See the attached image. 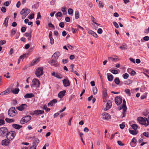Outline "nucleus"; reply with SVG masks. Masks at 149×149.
Here are the masks:
<instances>
[{"instance_id": "obj_55", "label": "nucleus", "mask_w": 149, "mask_h": 149, "mask_svg": "<svg viewBox=\"0 0 149 149\" xmlns=\"http://www.w3.org/2000/svg\"><path fill=\"white\" fill-rule=\"evenodd\" d=\"M143 40L146 41H147L149 40V37L148 36H146L143 38Z\"/></svg>"}, {"instance_id": "obj_51", "label": "nucleus", "mask_w": 149, "mask_h": 149, "mask_svg": "<svg viewBox=\"0 0 149 149\" xmlns=\"http://www.w3.org/2000/svg\"><path fill=\"white\" fill-rule=\"evenodd\" d=\"M91 19L92 21L94 23L96 22V19L92 15L91 16Z\"/></svg>"}, {"instance_id": "obj_19", "label": "nucleus", "mask_w": 149, "mask_h": 149, "mask_svg": "<svg viewBox=\"0 0 149 149\" xmlns=\"http://www.w3.org/2000/svg\"><path fill=\"white\" fill-rule=\"evenodd\" d=\"M34 96V95L32 93H27L24 96L25 98H31Z\"/></svg>"}, {"instance_id": "obj_39", "label": "nucleus", "mask_w": 149, "mask_h": 149, "mask_svg": "<svg viewBox=\"0 0 149 149\" xmlns=\"http://www.w3.org/2000/svg\"><path fill=\"white\" fill-rule=\"evenodd\" d=\"M43 109L44 110H45L46 111H49L50 110L49 108L47 107V106L46 104L44 105Z\"/></svg>"}, {"instance_id": "obj_18", "label": "nucleus", "mask_w": 149, "mask_h": 149, "mask_svg": "<svg viewBox=\"0 0 149 149\" xmlns=\"http://www.w3.org/2000/svg\"><path fill=\"white\" fill-rule=\"evenodd\" d=\"M57 102V100L56 99H54L51 101L48 104V106H52L54 105Z\"/></svg>"}, {"instance_id": "obj_10", "label": "nucleus", "mask_w": 149, "mask_h": 149, "mask_svg": "<svg viewBox=\"0 0 149 149\" xmlns=\"http://www.w3.org/2000/svg\"><path fill=\"white\" fill-rule=\"evenodd\" d=\"M115 101L116 103L118 105L122 102V99L121 97L117 96L115 98Z\"/></svg>"}, {"instance_id": "obj_28", "label": "nucleus", "mask_w": 149, "mask_h": 149, "mask_svg": "<svg viewBox=\"0 0 149 149\" xmlns=\"http://www.w3.org/2000/svg\"><path fill=\"white\" fill-rule=\"evenodd\" d=\"M9 18V17H7L4 20L3 24L6 27L8 26V23Z\"/></svg>"}, {"instance_id": "obj_37", "label": "nucleus", "mask_w": 149, "mask_h": 149, "mask_svg": "<svg viewBox=\"0 0 149 149\" xmlns=\"http://www.w3.org/2000/svg\"><path fill=\"white\" fill-rule=\"evenodd\" d=\"M55 77L59 79H61L62 78V75L61 74L58 73H56Z\"/></svg>"}, {"instance_id": "obj_31", "label": "nucleus", "mask_w": 149, "mask_h": 149, "mask_svg": "<svg viewBox=\"0 0 149 149\" xmlns=\"http://www.w3.org/2000/svg\"><path fill=\"white\" fill-rule=\"evenodd\" d=\"M61 10L63 12L64 15H66L67 14V12L66 11V8L65 7H63L61 8Z\"/></svg>"}, {"instance_id": "obj_4", "label": "nucleus", "mask_w": 149, "mask_h": 149, "mask_svg": "<svg viewBox=\"0 0 149 149\" xmlns=\"http://www.w3.org/2000/svg\"><path fill=\"white\" fill-rule=\"evenodd\" d=\"M8 132L7 128L5 127H1L0 128V136H4L6 135Z\"/></svg>"}, {"instance_id": "obj_11", "label": "nucleus", "mask_w": 149, "mask_h": 149, "mask_svg": "<svg viewBox=\"0 0 149 149\" xmlns=\"http://www.w3.org/2000/svg\"><path fill=\"white\" fill-rule=\"evenodd\" d=\"M112 106V103L111 100H108L107 101V104L106 106V108L104 109V111L108 110Z\"/></svg>"}, {"instance_id": "obj_24", "label": "nucleus", "mask_w": 149, "mask_h": 149, "mask_svg": "<svg viewBox=\"0 0 149 149\" xmlns=\"http://www.w3.org/2000/svg\"><path fill=\"white\" fill-rule=\"evenodd\" d=\"M34 112L35 114L38 115L42 113H44V111L37 110L35 111Z\"/></svg>"}, {"instance_id": "obj_58", "label": "nucleus", "mask_w": 149, "mask_h": 149, "mask_svg": "<svg viewBox=\"0 0 149 149\" xmlns=\"http://www.w3.org/2000/svg\"><path fill=\"white\" fill-rule=\"evenodd\" d=\"M31 32L30 33L26 32L25 34V36L27 37H29L31 35Z\"/></svg>"}, {"instance_id": "obj_54", "label": "nucleus", "mask_w": 149, "mask_h": 149, "mask_svg": "<svg viewBox=\"0 0 149 149\" xmlns=\"http://www.w3.org/2000/svg\"><path fill=\"white\" fill-rule=\"evenodd\" d=\"M1 10L2 12L4 13L6 12V9L5 7H3L1 8Z\"/></svg>"}, {"instance_id": "obj_59", "label": "nucleus", "mask_w": 149, "mask_h": 149, "mask_svg": "<svg viewBox=\"0 0 149 149\" xmlns=\"http://www.w3.org/2000/svg\"><path fill=\"white\" fill-rule=\"evenodd\" d=\"M118 144L120 146H124V144H123L122 142L120 141H117Z\"/></svg>"}, {"instance_id": "obj_42", "label": "nucleus", "mask_w": 149, "mask_h": 149, "mask_svg": "<svg viewBox=\"0 0 149 149\" xmlns=\"http://www.w3.org/2000/svg\"><path fill=\"white\" fill-rule=\"evenodd\" d=\"M147 93H144L143 95H141V100L144 99L147 97Z\"/></svg>"}, {"instance_id": "obj_45", "label": "nucleus", "mask_w": 149, "mask_h": 149, "mask_svg": "<svg viewBox=\"0 0 149 149\" xmlns=\"http://www.w3.org/2000/svg\"><path fill=\"white\" fill-rule=\"evenodd\" d=\"M98 6L99 8H103L104 7V5L103 4H102V2L101 1H99V5Z\"/></svg>"}, {"instance_id": "obj_3", "label": "nucleus", "mask_w": 149, "mask_h": 149, "mask_svg": "<svg viewBox=\"0 0 149 149\" xmlns=\"http://www.w3.org/2000/svg\"><path fill=\"white\" fill-rule=\"evenodd\" d=\"M17 113V111L16 110L14 107H11L8 111V115L11 117H13L16 115Z\"/></svg>"}, {"instance_id": "obj_21", "label": "nucleus", "mask_w": 149, "mask_h": 149, "mask_svg": "<svg viewBox=\"0 0 149 149\" xmlns=\"http://www.w3.org/2000/svg\"><path fill=\"white\" fill-rule=\"evenodd\" d=\"M65 92L66 91L65 90H63L61 91L58 94V97L61 98L63 97L64 96Z\"/></svg>"}, {"instance_id": "obj_53", "label": "nucleus", "mask_w": 149, "mask_h": 149, "mask_svg": "<svg viewBox=\"0 0 149 149\" xmlns=\"http://www.w3.org/2000/svg\"><path fill=\"white\" fill-rule=\"evenodd\" d=\"M34 14H31L29 15L28 17V18L29 19H32L34 18Z\"/></svg>"}, {"instance_id": "obj_50", "label": "nucleus", "mask_w": 149, "mask_h": 149, "mask_svg": "<svg viewBox=\"0 0 149 149\" xmlns=\"http://www.w3.org/2000/svg\"><path fill=\"white\" fill-rule=\"evenodd\" d=\"M62 63L63 64H65L67 63L68 61V59H63L62 60Z\"/></svg>"}, {"instance_id": "obj_43", "label": "nucleus", "mask_w": 149, "mask_h": 149, "mask_svg": "<svg viewBox=\"0 0 149 149\" xmlns=\"http://www.w3.org/2000/svg\"><path fill=\"white\" fill-rule=\"evenodd\" d=\"M73 10L71 8H69L68 10V13L69 15H72L73 13Z\"/></svg>"}, {"instance_id": "obj_26", "label": "nucleus", "mask_w": 149, "mask_h": 149, "mask_svg": "<svg viewBox=\"0 0 149 149\" xmlns=\"http://www.w3.org/2000/svg\"><path fill=\"white\" fill-rule=\"evenodd\" d=\"M107 90L106 88H104L103 91V97L107 98L108 95L107 92Z\"/></svg>"}, {"instance_id": "obj_40", "label": "nucleus", "mask_w": 149, "mask_h": 149, "mask_svg": "<svg viewBox=\"0 0 149 149\" xmlns=\"http://www.w3.org/2000/svg\"><path fill=\"white\" fill-rule=\"evenodd\" d=\"M131 127L134 130H136L138 128V125L136 124H134L131 125Z\"/></svg>"}, {"instance_id": "obj_9", "label": "nucleus", "mask_w": 149, "mask_h": 149, "mask_svg": "<svg viewBox=\"0 0 149 149\" xmlns=\"http://www.w3.org/2000/svg\"><path fill=\"white\" fill-rule=\"evenodd\" d=\"M39 143V140L37 138H35L34 140L33 141V146L30 148V149H31L33 147L34 148V149H36V146L38 145Z\"/></svg>"}, {"instance_id": "obj_13", "label": "nucleus", "mask_w": 149, "mask_h": 149, "mask_svg": "<svg viewBox=\"0 0 149 149\" xmlns=\"http://www.w3.org/2000/svg\"><path fill=\"white\" fill-rule=\"evenodd\" d=\"M27 107V105L26 104H22L19 106L17 107L16 108L19 111H22Z\"/></svg>"}, {"instance_id": "obj_27", "label": "nucleus", "mask_w": 149, "mask_h": 149, "mask_svg": "<svg viewBox=\"0 0 149 149\" xmlns=\"http://www.w3.org/2000/svg\"><path fill=\"white\" fill-rule=\"evenodd\" d=\"M19 91V90L18 88H16L15 89H12L11 90V92L14 94H17Z\"/></svg>"}, {"instance_id": "obj_22", "label": "nucleus", "mask_w": 149, "mask_h": 149, "mask_svg": "<svg viewBox=\"0 0 149 149\" xmlns=\"http://www.w3.org/2000/svg\"><path fill=\"white\" fill-rule=\"evenodd\" d=\"M88 33L89 34L93 36L95 38H97V35L96 33L91 30H89L88 31Z\"/></svg>"}, {"instance_id": "obj_56", "label": "nucleus", "mask_w": 149, "mask_h": 149, "mask_svg": "<svg viewBox=\"0 0 149 149\" xmlns=\"http://www.w3.org/2000/svg\"><path fill=\"white\" fill-rule=\"evenodd\" d=\"M57 17H61L62 16V13L60 12H58L56 15Z\"/></svg>"}, {"instance_id": "obj_32", "label": "nucleus", "mask_w": 149, "mask_h": 149, "mask_svg": "<svg viewBox=\"0 0 149 149\" xmlns=\"http://www.w3.org/2000/svg\"><path fill=\"white\" fill-rule=\"evenodd\" d=\"M129 132L130 133L133 135H136L137 133V131L136 130H129Z\"/></svg>"}, {"instance_id": "obj_33", "label": "nucleus", "mask_w": 149, "mask_h": 149, "mask_svg": "<svg viewBox=\"0 0 149 149\" xmlns=\"http://www.w3.org/2000/svg\"><path fill=\"white\" fill-rule=\"evenodd\" d=\"M7 123H12L14 121L13 119H9L7 118H6L5 119Z\"/></svg>"}, {"instance_id": "obj_29", "label": "nucleus", "mask_w": 149, "mask_h": 149, "mask_svg": "<svg viewBox=\"0 0 149 149\" xmlns=\"http://www.w3.org/2000/svg\"><path fill=\"white\" fill-rule=\"evenodd\" d=\"M39 58L35 59L32 61L31 63V65H34L35 64H37L39 62Z\"/></svg>"}, {"instance_id": "obj_61", "label": "nucleus", "mask_w": 149, "mask_h": 149, "mask_svg": "<svg viewBox=\"0 0 149 149\" xmlns=\"http://www.w3.org/2000/svg\"><path fill=\"white\" fill-rule=\"evenodd\" d=\"M5 124V121L3 120H0V126H1Z\"/></svg>"}, {"instance_id": "obj_48", "label": "nucleus", "mask_w": 149, "mask_h": 149, "mask_svg": "<svg viewBox=\"0 0 149 149\" xmlns=\"http://www.w3.org/2000/svg\"><path fill=\"white\" fill-rule=\"evenodd\" d=\"M59 26L61 28H63L65 26L64 23L63 22H60L59 24Z\"/></svg>"}, {"instance_id": "obj_2", "label": "nucleus", "mask_w": 149, "mask_h": 149, "mask_svg": "<svg viewBox=\"0 0 149 149\" xmlns=\"http://www.w3.org/2000/svg\"><path fill=\"white\" fill-rule=\"evenodd\" d=\"M122 109H123V111L122 113L123 115L122 118L125 117L126 115V112L127 110V107L126 106V101L125 100H124L123 101V103L122 104L120 107V108L119 110H120Z\"/></svg>"}, {"instance_id": "obj_47", "label": "nucleus", "mask_w": 149, "mask_h": 149, "mask_svg": "<svg viewBox=\"0 0 149 149\" xmlns=\"http://www.w3.org/2000/svg\"><path fill=\"white\" fill-rule=\"evenodd\" d=\"M6 41L5 40H1L0 41V46L3 45L6 43Z\"/></svg>"}, {"instance_id": "obj_63", "label": "nucleus", "mask_w": 149, "mask_h": 149, "mask_svg": "<svg viewBox=\"0 0 149 149\" xmlns=\"http://www.w3.org/2000/svg\"><path fill=\"white\" fill-rule=\"evenodd\" d=\"M3 4L4 5L6 6H9L10 3L9 1H6Z\"/></svg>"}, {"instance_id": "obj_25", "label": "nucleus", "mask_w": 149, "mask_h": 149, "mask_svg": "<svg viewBox=\"0 0 149 149\" xmlns=\"http://www.w3.org/2000/svg\"><path fill=\"white\" fill-rule=\"evenodd\" d=\"M13 127L15 129L19 130L22 127V126L15 124H13L12 125Z\"/></svg>"}, {"instance_id": "obj_20", "label": "nucleus", "mask_w": 149, "mask_h": 149, "mask_svg": "<svg viewBox=\"0 0 149 149\" xmlns=\"http://www.w3.org/2000/svg\"><path fill=\"white\" fill-rule=\"evenodd\" d=\"M60 56V52H56L54 53L52 55V57H54L55 59H57Z\"/></svg>"}, {"instance_id": "obj_1", "label": "nucleus", "mask_w": 149, "mask_h": 149, "mask_svg": "<svg viewBox=\"0 0 149 149\" xmlns=\"http://www.w3.org/2000/svg\"><path fill=\"white\" fill-rule=\"evenodd\" d=\"M137 120L140 124L144 125L146 127L149 125V123L147 121V118L140 117L138 118Z\"/></svg>"}, {"instance_id": "obj_15", "label": "nucleus", "mask_w": 149, "mask_h": 149, "mask_svg": "<svg viewBox=\"0 0 149 149\" xmlns=\"http://www.w3.org/2000/svg\"><path fill=\"white\" fill-rule=\"evenodd\" d=\"M63 83L65 87L69 86L70 85L69 80L68 79H65L63 80Z\"/></svg>"}, {"instance_id": "obj_6", "label": "nucleus", "mask_w": 149, "mask_h": 149, "mask_svg": "<svg viewBox=\"0 0 149 149\" xmlns=\"http://www.w3.org/2000/svg\"><path fill=\"white\" fill-rule=\"evenodd\" d=\"M43 68L39 67L36 70L35 74L37 77H40L43 74Z\"/></svg>"}, {"instance_id": "obj_62", "label": "nucleus", "mask_w": 149, "mask_h": 149, "mask_svg": "<svg viewBox=\"0 0 149 149\" xmlns=\"http://www.w3.org/2000/svg\"><path fill=\"white\" fill-rule=\"evenodd\" d=\"M125 127V125L124 124H121L120 125V128L121 129H123Z\"/></svg>"}, {"instance_id": "obj_23", "label": "nucleus", "mask_w": 149, "mask_h": 149, "mask_svg": "<svg viewBox=\"0 0 149 149\" xmlns=\"http://www.w3.org/2000/svg\"><path fill=\"white\" fill-rule=\"evenodd\" d=\"M117 56H114L111 57H108V59L109 61H114L117 60Z\"/></svg>"}, {"instance_id": "obj_64", "label": "nucleus", "mask_w": 149, "mask_h": 149, "mask_svg": "<svg viewBox=\"0 0 149 149\" xmlns=\"http://www.w3.org/2000/svg\"><path fill=\"white\" fill-rule=\"evenodd\" d=\"M144 33H146L148 34L149 33V26L148 28L146 29L144 31Z\"/></svg>"}, {"instance_id": "obj_17", "label": "nucleus", "mask_w": 149, "mask_h": 149, "mask_svg": "<svg viewBox=\"0 0 149 149\" xmlns=\"http://www.w3.org/2000/svg\"><path fill=\"white\" fill-rule=\"evenodd\" d=\"M9 141L5 139L2 141V145L3 146H7L9 144Z\"/></svg>"}, {"instance_id": "obj_12", "label": "nucleus", "mask_w": 149, "mask_h": 149, "mask_svg": "<svg viewBox=\"0 0 149 149\" xmlns=\"http://www.w3.org/2000/svg\"><path fill=\"white\" fill-rule=\"evenodd\" d=\"M102 118L104 120H109L111 118L110 115L108 113L104 112L102 114Z\"/></svg>"}, {"instance_id": "obj_41", "label": "nucleus", "mask_w": 149, "mask_h": 149, "mask_svg": "<svg viewBox=\"0 0 149 149\" xmlns=\"http://www.w3.org/2000/svg\"><path fill=\"white\" fill-rule=\"evenodd\" d=\"M129 74L127 73H125L123 75V77L125 79H127L129 77Z\"/></svg>"}, {"instance_id": "obj_16", "label": "nucleus", "mask_w": 149, "mask_h": 149, "mask_svg": "<svg viewBox=\"0 0 149 149\" xmlns=\"http://www.w3.org/2000/svg\"><path fill=\"white\" fill-rule=\"evenodd\" d=\"M32 83L36 87H38L40 84V81L38 79H34L33 80Z\"/></svg>"}, {"instance_id": "obj_46", "label": "nucleus", "mask_w": 149, "mask_h": 149, "mask_svg": "<svg viewBox=\"0 0 149 149\" xmlns=\"http://www.w3.org/2000/svg\"><path fill=\"white\" fill-rule=\"evenodd\" d=\"M50 39V43L51 45H52L54 43V40L53 39L52 37H49Z\"/></svg>"}, {"instance_id": "obj_8", "label": "nucleus", "mask_w": 149, "mask_h": 149, "mask_svg": "<svg viewBox=\"0 0 149 149\" xmlns=\"http://www.w3.org/2000/svg\"><path fill=\"white\" fill-rule=\"evenodd\" d=\"M31 10L30 9H28L26 8L23 9L20 11L21 15H27L30 12Z\"/></svg>"}, {"instance_id": "obj_35", "label": "nucleus", "mask_w": 149, "mask_h": 149, "mask_svg": "<svg viewBox=\"0 0 149 149\" xmlns=\"http://www.w3.org/2000/svg\"><path fill=\"white\" fill-rule=\"evenodd\" d=\"M114 82L116 84H119L120 83V81L119 78L118 77L114 79Z\"/></svg>"}, {"instance_id": "obj_52", "label": "nucleus", "mask_w": 149, "mask_h": 149, "mask_svg": "<svg viewBox=\"0 0 149 149\" xmlns=\"http://www.w3.org/2000/svg\"><path fill=\"white\" fill-rule=\"evenodd\" d=\"M111 72L114 74H117L118 73V71L116 70H113L111 71Z\"/></svg>"}, {"instance_id": "obj_38", "label": "nucleus", "mask_w": 149, "mask_h": 149, "mask_svg": "<svg viewBox=\"0 0 149 149\" xmlns=\"http://www.w3.org/2000/svg\"><path fill=\"white\" fill-rule=\"evenodd\" d=\"M79 13L78 11H76L75 12V18L76 19H77L79 17Z\"/></svg>"}, {"instance_id": "obj_7", "label": "nucleus", "mask_w": 149, "mask_h": 149, "mask_svg": "<svg viewBox=\"0 0 149 149\" xmlns=\"http://www.w3.org/2000/svg\"><path fill=\"white\" fill-rule=\"evenodd\" d=\"M31 119V116H26L22 118L20 120V122L21 124H23L27 123Z\"/></svg>"}, {"instance_id": "obj_60", "label": "nucleus", "mask_w": 149, "mask_h": 149, "mask_svg": "<svg viewBox=\"0 0 149 149\" xmlns=\"http://www.w3.org/2000/svg\"><path fill=\"white\" fill-rule=\"evenodd\" d=\"M113 24L115 27L117 28H118L119 27V26L118 24L116 22H113Z\"/></svg>"}, {"instance_id": "obj_14", "label": "nucleus", "mask_w": 149, "mask_h": 149, "mask_svg": "<svg viewBox=\"0 0 149 149\" xmlns=\"http://www.w3.org/2000/svg\"><path fill=\"white\" fill-rule=\"evenodd\" d=\"M49 63L51 65H53L55 67H57L59 66V64L57 63V61L56 60L52 59L51 61L50 62H49Z\"/></svg>"}, {"instance_id": "obj_44", "label": "nucleus", "mask_w": 149, "mask_h": 149, "mask_svg": "<svg viewBox=\"0 0 149 149\" xmlns=\"http://www.w3.org/2000/svg\"><path fill=\"white\" fill-rule=\"evenodd\" d=\"M125 92L127 94L129 95L130 96L131 95V93L129 89H125Z\"/></svg>"}, {"instance_id": "obj_34", "label": "nucleus", "mask_w": 149, "mask_h": 149, "mask_svg": "<svg viewBox=\"0 0 149 149\" xmlns=\"http://www.w3.org/2000/svg\"><path fill=\"white\" fill-rule=\"evenodd\" d=\"M136 139L135 138H133L132 140V141H131V142H130V143L131 146H132V147H134L135 146V145H132V143H136Z\"/></svg>"}, {"instance_id": "obj_49", "label": "nucleus", "mask_w": 149, "mask_h": 149, "mask_svg": "<svg viewBox=\"0 0 149 149\" xmlns=\"http://www.w3.org/2000/svg\"><path fill=\"white\" fill-rule=\"evenodd\" d=\"M143 135L147 137H149V133L145 132L143 133Z\"/></svg>"}, {"instance_id": "obj_57", "label": "nucleus", "mask_w": 149, "mask_h": 149, "mask_svg": "<svg viewBox=\"0 0 149 149\" xmlns=\"http://www.w3.org/2000/svg\"><path fill=\"white\" fill-rule=\"evenodd\" d=\"M97 32L99 34H101L102 32V30L101 28H99L98 29Z\"/></svg>"}, {"instance_id": "obj_36", "label": "nucleus", "mask_w": 149, "mask_h": 149, "mask_svg": "<svg viewBox=\"0 0 149 149\" xmlns=\"http://www.w3.org/2000/svg\"><path fill=\"white\" fill-rule=\"evenodd\" d=\"M93 94L94 95L96 94L97 91V88L96 87H93Z\"/></svg>"}, {"instance_id": "obj_5", "label": "nucleus", "mask_w": 149, "mask_h": 149, "mask_svg": "<svg viewBox=\"0 0 149 149\" xmlns=\"http://www.w3.org/2000/svg\"><path fill=\"white\" fill-rule=\"evenodd\" d=\"M16 133L15 132L11 131L7 132L6 135L7 138L9 140H12L16 135Z\"/></svg>"}, {"instance_id": "obj_30", "label": "nucleus", "mask_w": 149, "mask_h": 149, "mask_svg": "<svg viewBox=\"0 0 149 149\" xmlns=\"http://www.w3.org/2000/svg\"><path fill=\"white\" fill-rule=\"evenodd\" d=\"M107 78H108V80L109 81H112V80H113V77L112 74H109L108 75Z\"/></svg>"}]
</instances>
